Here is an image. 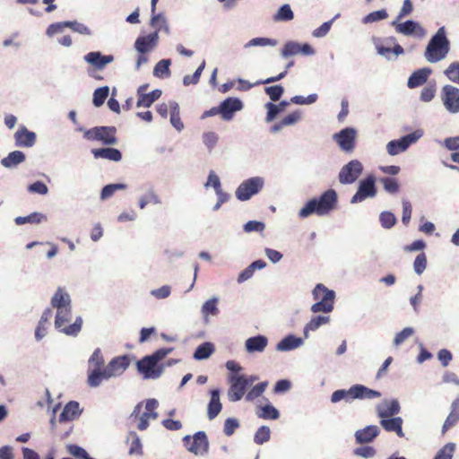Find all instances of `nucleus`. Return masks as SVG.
Here are the masks:
<instances>
[{
	"instance_id": "nucleus-54",
	"label": "nucleus",
	"mask_w": 459,
	"mask_h": 459,
	"mask_svg": "<svg viewBox=\"0 0 459 459\" xmlns=\"http://www.w3.org/2000/svg\"><path fill=\"white\" fill-rule=\"evenodd\" d=\"M339 16L340 14L337 13L332 20L325 22L322 25H320L318 28L315 29L312 31V35L315 38L318 39L325 37L330 31L333 21L337 19Z\"/></svg>"
},
{
	"instance_id": "nucleus-23",
	"label": "nucleus",
	"mask_w": 459,
	"mask_h": 459,
	"mask_svg": "<svg viewBox=\"0 0 459 459\" xmlns=\"http://www.w3.org/2000/svg\"><path fill=\"white\" fill-rule=\"evenodd\" d=\"M51 309H62L72 307L70 294L63 287H58L50 300Z\"/></svg>"
},
{
	"instance_id": "nucleus-52",
	"label": "nucleus",
	"mask_w": 459,
	"mask_h": 459,
	"mask_svg": "<svg viewBox=\"0 0 459 459\" xmlns=\"http://www.w3.org/2000/svg\"><path fill=\"white\" fill-rule=\"evenodd\" d=\"M46 216L39 212H33L28 216H19L14 219L17 225H23L25 223H39Z\"/></svg>"
},
{
	"instance_id": "nucleus-18",
	"label": "nucleus",
	"mask_w": 459,
	"mask_h": 459,
	"mask_svg": "<svg viewBox=\"0 0 459 459\" xmlns=\"http://www.w3.org/2000/svg\"><path fill=\"white\" fill-rule=\"evenodd\" d=\"M243 108V102L235 97H228L219 105L221 117L225 121L232 120L236 112Z\"/></svg>"
},
{
	"instance_id": "nucleus-16",
	"label": "nucleus",
	"mask_w": 459,
	"mask_h": 459,
	"mask_svg": "<svg viewBox=\"0 0 459 459\" xmlns=\"http://www.w3.org/2000/svg\"><path fill=\"white\" fill-rule=\"evenodd\" d=\"M313 56L315 49L308 43H299L297 41H287L281 50V56L282 58H289L296 55Z\"/></svg>"
},
{
	"instance_id": "nucleus-13",
	"label": "nucleus",
	"mask_w": 459,
	"mask_h": 459,
	"mask_svg": "<svg viewBox=\"0 0 459 459\" xmlns=\"http://www.w3.org/2000/svg\"><path fill=\"white\" fill-rule=\"evenodd\" d=\"M357 130L353 127H345L333 135V141L340 149L345 152H351L355 148Z\"/></svg>"
},
{
	"instance_id": "nucleus-2",
	"label": "nucleus",
	"mask_w": 459,
	"mask_h": 459,
	"mask_svg": "<svg viewBox=\"0 0 459 459\" xmlns=\"http://www.w3.org/2000/svg\"><path fill=\"white\" fill-rule=\"evenodd\" d=\"M450 51V41L446 36V28L440 27L430 38L427 44L424 57L430 63L435 64L444 60Z\"/></svg>"
},
{
	"instance_id": "nucleus-56",
	"label": "nucleus",
	"mask_w": 459,
	"mask_h": 459,
	"mask_svg": "<svg viewBox=\"0 0 459 459\" xmlns=\"http://www.w3.org/2000/svg\"><path fill=\"white\" fill-rule=\"evenodd\" d=\"M379 221L384 229L389 230L396 223V217L391 212H382L379 215Z\"/></svg>"
},
{
	"instance_id": "nucleus-38",
	"label": "nucleus",
	"mask_w": 459,
	"mask_h": 459,
	"mask_svg": "<svg viewBox=\"0 0 459 459\" xmlns=\"http://www.w3.org/2000/svg\"><path fill=\"white\" fill-rule=\"evenodd\" d=\"M219 298L212 297L207 299L201 307V314L205 322H208L210 316H215L219 314Z\"/></svg>"
},
{
	"instance_id": "nucleus-40",
	"label": "nucleus",
	"mask_w": 459,
	"mask_h": 459,
	"mask_svg": "<svg viewBox=\"0 0 459 459\" xmlns=\"http://www.w3.org/2000/svg\"><path fill=\"white\" fill-rule=\"evenodd\" d=\"M214 351V344L210 342H205L196 347L193 354V358L196 360L207 359L211 357Z\"/></svg>"
},
{
	"instance_id": "nucleus-17",
	"label": "nucleus",
	"mask_w": 459,
	"mask_h": 459,
	"mask_svg": "<svg viewBox=\"0 0 459 459\" xmlns=\"http://www.w3.org/2000/svg\"><path fill=\"white\" fill-rule=\"evenodd\" d=\"M399 21L400 20L395 19L391 23V25L394 27L397 33L403 34L404 36H411L413 34H416L420 37L425 36L426 30L418 22L413 20H407L404 22H399Z\"/></svg>"
},
{
	"instance_id": "nucleus-10",
	"label": "nucleus",
	"mask_w": 459,
	"mask_h": 459,
	"mask_svg": "<svg viewBox=\"0 0 459 459\" xmlns=\"http://www.w3.org/2000/svg\"><path fill=\"white\" fill-rule=\"evenodd\" d=\"M440 99L448 113H459V88L452 84L444 85L440 91Z\"/></svg>"
},
{
	"instance_id": "nucleus-19",
	"label": "nucleus",
	"mask_w": 459,
	"mask_h": 459,
	"mask_svg": "<svg viewBox=\"0 0 459 459\" xmlns=\"http://www.w3.org/2000/svg\"><path fill=\"white\" fill-rule=\"evenodd\" d=\"M160 36L157 31L139 36L134 41V48L139 54H145L154 49L159 42Z\"/></svg>"
},
{
	"instance_id": "nucleus-45",
	"label": "nucleus",
	"mask_w": 459,
	"mask_h": 459,
	"mask_svg": "<svg viewBox=\"0 0 459 459\" xmlns=\"http://www.w3.org/2000/svg\"><path fill=\"white\" fill-rule=\"evenodd\" d=\"M170 59H161L155 65L153 69V75L158 78L169 77L170 75Z\"/></svg>"
},
{
	"instance_id": "nucleus-33",
	"label": "nucleus",
	"mask_w": 459,
	"mask_h": 459,
	"mask_svg": "<svg viewBox=\"0 0 459 459\" xmlns=\"http://www.w3.org/2000/svg\"><path fill=\"white\" fill-rule=\"evenodd\" d=\"M91 153L95 159H105L116 162L122 160L121 152L116 148L105 147L92 149Z\"/></svg>"
},
{
	"instance_id": "nucleus-50",
	"label": "nucleus",
	"mask_w": 459,
	"mask_h": 459,
	"mask_svg": "<svg viewBox=\"0 0 459 459\" xmlns=\"http://www.w3.org/2000/svg\"><path fill=\"white\" fill-rule=\"evenodd\" d=\"M444 74L447 79L456 84H459V62H452L445 70Z\"/></svg>"
},
{
	"instance_id": "nucleus-35",
	"label": "nucleus",
	"mask_w": 459,
	"mask_h": 459,
	"mask_svg": "<svg viewBox=\"0 0 459 459\" xmlns=\"http://www.w3.org/2000/svg\"><path fill=\"white\" fill-rule=\"evenodd\" d=\"M160 204L161 199L156 193L153 186H148L143 195L138 198V206L143 210L148 204Z\"/></svg>"
},
{
	"instance_id": "nucleus-4",
	"label": "nucleus",
	"mask_w": 459,
	"mask_h": 459,
	"mask_svg": "<svg viewBox=\"0 0 459 459\" xmlns=\"http://www.w3.org/2000/svg\"><path fill=\"white\" fill-rule=\"evenodd\" d=\"M72 320V307L67 308L56 309L55 316V328L67 335L76 337L82 326V317L77 316L73 324L67 325Z\"/></svg>"
},
{
	"instance_id": "nucleus-29",
	"label": "nucleus",
	"mask_w": 459,
	"mask_h": 459,
	"mask_svg": "<svg viewBox=\"0 0 459 459\" xmlns=\"http://www.w3.org/2000/svg\"><path fill=\"white\" fill-rule=\"evenodd\" d=\"M82 409L78 402L71 401L65 404L59 415V421L65 422L74 420L82 414Z\"/></svg>"
},
{
	"instance_id": "nucleus-3",
	"label": "nucleus",
	"mask_w": 459,
	"mask_h": 459,
	"mask_svg": "<svg viewBox=\"0 0 459 459\" xmlns=\"http://www.w3.org/2000/svg\"><path fill=\"white\" fill-rule=\"evenodd\" d=\"M381 396L380 392L370 389L363 385H353L348 390L338 389L331 395V402L335 403L342 400L351 403L355 399H374Z\"/></svg>"
},
{
	"instance_id": "nucleus-48",
	"label": "nucleus",
	"mask_w": 459,
	"mask_h": 459,
	"mask_svg": "<svg viewBox=\"0 0 459 459\" xmlns=\"http://www.w3.org/2000/svg\"><path fill=\"white\" fill-rule=\"evenodd\" d=\"M126 188V185L123 183L108 184L106 185L100 192V199L105 201L110 198L116 191L124 190Z\"/></svg>"
},
{
	"instance_id": "nucleus-8",
	"label": "nucleus",
	"mask_w": 459,
	"mask_h": 459,
	"mask_svg": "<svg viewBox=\"0 0 459 459\" xmlns=\"http://www.w3.org/2000/svg\"><path fill=\"white\" fill-rule=\"evenodd\" d=\"M136 369L143 376V379L155 380L162 376L165 367L163 364L156 362L149 355H146L136 362Z\"/></svg>"
},
{
	"instance_id": "nucleus-5",
	"label": "nucleus",
	"mask_w": 459,
	"mask_h": 459,
	"mask_svg": "<svg viewBox=\"0 0 459 459\" xmlns=\"http://www.w3.org/2000/svg\"><path fill=\"white\" fill-rule=\"evenodd\" d=\"M264 186V178L252 177L242 181L235 190V196L238 201L246 202L257 195Z\"/></svg>"
},
{
	"instance_id": "nucleus-53",
	"label": "nucleus",
	"mask_w": 459,
	"mask_h": 459,
	"mask_svg": "<svg viewBox=\"0 0 459 459\" xmlns=\"http://www.w3.org/2000/svg\"><path fill=\"white\" fill-rule=\"evenodd\" d=\"M271 430L267 426H261L254 436V442L257 445H263L270 440Z\"/></svg>"
},
{
	"instance_id": "nucleus-25",
	"label": "nucleus",
	"mask_w": 459,
	"mask_h": 459,
	"mask_svg": "<svg viewBox=\"0 0 459 459\" xmlns=\"http://www.w3.org/2000/svg\"><path fill=\"white\" fill-rule=\"evenodd\" d=\"M53 316V310L51 308H46L38 323V325L35 329V339L39 342L41 341L48 333V329L50 325V320Z\"/></svg>"
},
{
	"instance_id": "nucleus-20",
	"label": "nucleus",
	"mask_w": 459,
	"mask_h": 459,
	"mask_svg": "<svg viewBox=\"0 0 459 459\" xmlns=\"http://www.w3.org/2000/svg\"><path fill=\"white\" fill-rule=\"evenodd\" d=\"M400 411L401 406L396 399H385L376 406V413L380 419L394 417L397 415Z\"/></svg>"
},
{
	"instance_id": "nucleus-9",
	"label": "nucleus",
	"mask_w": 459,
	"mask_h": 459,
	"mask_svg": "<svg viewBox=\"0 0 459 459\" xmlns=\"http://www.w3.org/2000/svg\"><path fill=\"white\" fill-rule=\"evenodd\" d=\"M89 366L92 367L93 369L89 371L88 374V385L91 387H98L102 382V370L104 365V358L100 348L95 349L91 356L89 359Z\"/></svg>"
},
{
	"instance_id": "nucleus-55",
	"label": "nucleus",
	"mask_w": 459,
	"mask_h": 459,
	"mask_svg": "<svg viewBox=\"0 0 459 459\" xmlns=\"http://www.w3.org/2000/svg\"><path fill=\"white\" fill-rule=\"evenodd\" d=\"M455 451V443H447L439 449L433 459H452Z\"/></svg>"
},
{
	"instance_id": "nucleus-15",
	"label": "nucleus",
	"mask_w": 459,
	"mask_h": 459,
	"mask_svg": "<svg viewBox=\"0 0 459 459\" xmlns=\"http://www.w3.org/2000/svg\"><path fill=\"white\" fill-rule=\"evenodd\" d=\"M229 382L230 384L228 391L229 400L232 403L241 400L248 387V383L244 378V375L231 374L229 377Z\"/></svg>"
},
{
	"instance_id": "nucleus-42",
	"label": "nucleus",
	"mask_w": 459,
	"mask_h": 459,
	"mask_svg": "<svg viewBox=\"0 0 459 459\" xmlns=\"http://www.w3.org/2000/svg\"><path fill=\"white\" fill-rule=\"evenodd\" d=\"M162 91L159 89L153 90L150 93H145L138 98L136 106L138 108H150L154 101H156L161 96Z\"/></svg>"
},
{
	"instance_id": "nucleus-6",
	"label": "nucleus",
	"mask_w": 459,
	"mask_h": 459,
	"mask_svg": "<svg viewBox=\"0 0 459 459\" xmlns=\"http://www.w3.org/2000/svg\"><path fill=\"white\" fill-rule=\"evenodd\" d=\"M182 441L186 450L195 455L204 456L209 452L210 443L204 431H197L193 436L186 435Z\"/></svg>"
},
{
	"instance_id": "nucleus-7",
	"label": "nucleus",
	"mask_w": 459,
	"mask_h": 459,
	"mask_svg": "<svg viewBox=\"0 0 459 459\" xmlns=\"http://www.w3.org/2000/svg\"><path fill=\"white\" fill-rule=\"evenodd\" d=\"M423 136V131L417 129L399 139L392 140L386 144V152L391 156H396L405 152L411 145L417 143Z\"/></svg>"
},
{
	"instance_id": "nucleus-12",
	"label": "nucleus",
	"mask_w": 459,
	"mask_h": 459,
	"mask_svg": "<svg viewBox=\"0 0 459 459\" xmlns=\"http://www.w3.org/2000/svg\"><path fill=\"white\" fill-rule=\"evenodd\" d=\"M362 170V163L358 160H352L341 169L338 175L339 182L342 185H351L359 178Z\"/></svg>"
},
{
	"instance_id": "nucleus-63",
	"label": "nucleus",
	"mask_w": 459,
	"mask_h": 459,
	"mask_svg": "<svg viewBox=\"0 0 459 459\" xmlns=\"http://www.w3.org/2000/svg\"><path fill=\"white\" fill-rule=\"evenodd\" d=\"M427 267V257L424 253L419 254L413 263V270L418 274L420 275L426 270Z\"/></svg>"
},
{
	"instance_id": "nucleus-59",
	"label": "nucleus",
	"mask_w": 459,
	"mask_h": 459,
	"mask_svg": "<svg viewBox=\"0 0 459 459\" xmlns=\"http://www.w3.org/2000/svg\"><path fill=\"white\" fill-rule=\"evenodd\" d=\"M387 16H388L387 12L385 9L374 11L363 18V22L367 24V23L378 22V21L386 19Z\"/></svg>"
},
{
	"instance_id": "nucleus-22",
	"label": "nucleus",
	"mask_w": 459,
	"mask_h": 459,
	"mask_svg": "<svg viewBox=\"0 0 459 459\" xmlns=\"http://www.w3.org/2000/svg\"><path fill=\"white\" fill-rule=\"evenodd\" d=\"M83 60L91 65L95 69L100 71L104 67L114 61L112 55H102L100 51H91L83 56Z\"/></svg>"
},
{
	"instance_id": "nucleus-43",
	"label": "nucleus",
	"mask_w": 459,
	"mask_h": 459,
	"mask_svg": "<svg viewBox=\"0 0 459 459\" xmlns=\"http://www.w3.org/2000/svg\"><path fill=\"white\" fill-rule=\"evenodd\" d=\"M103 128L105 129H109V130H106V131H103V132H99L98 133V136H97V141H100L103 144L105 145H114V144H117V137L115 136V134H116V127L114 126H102Z\"/></svg>"
},
{
	"instance_id": "nucleus-36",
	"label": "nucleus",
	"mask_w": 459,
	"mask_h": 459,
	"mask_svg": "<svg viewBox=\"0 0 459 459\" xmlns=\"http://www.w3.org/2000/svg\"><path fill=\"white\" fill-rule=\"evenodd\" d=\"M25 159L26 156L22 152L13 151L1 160V165L6 169H14L22 163Z\"/></svg>"
},
{
	"instance_id": "nucleus-64",
	"label": "nucleus",
	"mask_w": 459,
	"mask_h": 459,
	"mask_svg": "<svg viewBox=\"0 0 459 459\" xmlns=\"http://www.w3.org/2000/svg\"><path fill=\"white\" fill-rule=\"evenodd\" d=\"M203 143L209 151H212L218 143L219 136L214 132H206L203 134Z\"/></svg>"
},
{
	"instance_id": "nucleus-58",
	"label": "nucleus",
	"mask_w": 459,
	"mask_h": 459,
	"mask_svg": "<svg viewBox=\"0 0 459 459\" xmlns=\"http://www.w3.org/2000/svg\"><path fill=\"white\" fill-rule=\"evenodd\" d=\"M204 187L206 189L209 187H212L215 193L222 190L221 179L213 170H211L209 172L207 181L204 184Z\"/></svg>"
},
{
	"instance_id": "nucleus-37",
	"label": "nucleus",
	"mask_w": 459,
	"mask_h": 459,
	"mask_svg": "<svg viewBox=\"0 0 459 459\" xmlns=\"http://www.w3.org/2000/svg\"><path fill=\"white\" fill-rule=\"evenodd\" d=\"M150 25L154 28V31H157L158 35L160 30H163L166 34L170 33L167 17L162 13L152 14L150 20Z\"/></svg>"
},
{
	"instance_id": "nucleus-1",
	"label": "nucleus",
	"mask_w": 459,
	"mask_h": 459,
	"mask_svg": "<svg viewBox=\"0 0 459 459\" xmlns=\"http://www.w3.org/2000/svg\"><path fill=\"white\" fill-rule=\"evenodd\" d=\"M338 202L337 193L334 189L325 191L319 197L309 199L299 211V219H306L316 214L319 217L329 214L336 208Z\"/></svg>"
},
{
	"instance_id": "nucleus-51",
	"label": "nucleus",
	"mask_w": 459,
	"mask_h": 459,
	"mask_svg": "<svg viewBox=\"0 0 459 459\" xmlns=\"http://www.w3.org/2000/svg\"><path fill=\"white\" fill-rule=\"evenodd\" d=\"M205 68V61L203 60L201 65L197 67L192 75H186L183 78V84L189 86L191 84L195 85L198 83L204 69Z\"/></svg>"
},
{
	"instance_id": "nucleus-47",
	"label": "nucleus",
	"mask_w": 459,
	"mask_h": 459,
	"mask_svg": "<svg viewBox=\"0 0 459 459\" xmlns=\"http://www.w3.org/2000/svg\"><path fill=\"white\" fill-rule=\"evenodd\" d=\"M128 439L131 440L130 447H129V455H143V445L140 439V437L136 432H130L128 434Z\"/></svg>"
},
{
	"instance_id": "nucleus-41",
	"label": "nucleus",
	"mask_w": 459,
	"mask_h": 459,
	"mask_svg": "<svg viewBox=\"0 0 459 459\" xmlns=\"http://www.w3.org/2000/svg\"><path fill=\"white\" fill-rule=\"evenodd\" d=\"M278 40L275 39L266 38V37H257L253 38L252 39L248 40L247 43L244 44L243 48L244 49H248L251 48L260 47H275L278 45Z\"/></svg>"
},
{
	"instance_id": "nucleus-49",
	"label": "nucleus",
	"mask_w": 459,
	"mask_h": 459,
	"mask_svg": "<svg viewBox=\"0 0 459 459\" xmlns=\"http://www.w3.org/2000/svg\"><path fill=\"white\" fill-rule=\"evenodd\" d=\"M109 94V88L108 86H102L97 88L93 92L92 103L95 107H100Z\"/></svg>"
},
{
	"instance_id": "nucleus-44",
	"label": "nucleus",
	"mask_w": 459,
	"mask_h": 459,
	"mask_svg": "<svg viewBox=\"0 0 459 459\" xmlns=\"http://www.w3.org/2000/svg\"><path fill=\"white\" fill-rule=\"evenodd\" d=\"M260 419L264 420H277L280 417L279 411L271 403L260 407V411L256 412Z\"/></svg>"
},
{
	"instance_id": "nucleus-27",
	"label": "nucleus",
	"mask_w": 459,
	"mask_h": 459,
	"mask_svg": "<svg viewBox=\"0 0 459 459\" xmlns=\"http://www.w3.org/2000/svg\"><path fill=\"white\" fill-rule=\"evenodd\" d=\"M379 423L385 431L394 432L399 437H404V433L403 431V420L401 417L380 419Z\"/></svg>"
},
{
	"instance_id": "nucleus-28",
	"label": "nucleus",
	"mask_w": 459,
	"mask_h": 459,
	"mask_svg": "<svg viewBox=\"0 0 459 459\" xmlns=\"http://www.w3.org/2000/svg\"><path fill=\"white\" fill-rule=\"evenodd\" d=\"M268 344L266 336L258 334L249 337L245 342V348L248 353L263 352Z\"/></svg>"
},
{
	"instance_id": "nucleus-14",
	"label": "nucleus",
	"mask_w": 459,
	"mask_h": 459,
	"mask_svg": "<svg viewBox=\"0 0 459 459\" xmlns=\"http://www.w3.org/2000/svg\"><path fill=\"white\" fill-rule=\"evenodd\" d=\"M376 178L373 175L368 176L359 181L356 194L351 197V203H360L366 198L374 197L377 194Z\"/></svg>"
},
{
	"instance_id": "nucleus-57",
	"label": "nucleus",
	"mask_w": 459,
	"mask_h": 459,
	"mask_svg": "<svg viewBox=\"0 0 459 459\" xmlns=\"http://www.w3.org/2000/svg\"><path fill=\"white\" fill-rule=\"evenodd\" d=\"M268 385L267 381H264L255 385L246 395V400L248 402L254 401L259 397L265 390Z\"/></svg>"
},
{
	"instance_id": "nucleus-61",
	"label": "nucleus",
	"mask_w": 459,
	"mask_h": 459,
	"mask_svg": "<svg viewBox=\"0 0 459 459\" xmlns=\"http://www.w3.org/2000/svg\"><path fill=\"white\" fill-rule=\"evenodd\" d=\"M264 91L272 101H278L284 92V88L281 85H273L265 87Z\"/></svg>"
},
{
	"instance_id": "nucleus-30",
	"label": "nucleus",
	"mask_w": 459,
	"mask_h": 459,
	"mask_svg": "<svg viewBox=\"0 0 459 459\" xmlns=\"http://www.w3.org/2000/svg\"><path fill=\"white\" fill-rule=\"evenodd\" d=\"M432 70L429 67H424L421 69H418L413 72L408 79L407 86L410 89H414L424 84L429 76L431 74Z\"/></svg>"
},
{
	"instance_id": "nucleus-31",
	"label": "nucleus",
	"mask_w": 459,
	"mask_h": 459,
	"mask_svg": "<svg viewBox=\"0 0 459 459\" xmlns=\"http://www.w3.org/2000/svg\"><path fill=\"white\" fill-rule=\"evenodd\" d=\"M313 299L316 301L334 303L335 292L322 283H317L312 290Z\"/></svg>"
},
{
	"instance_id": "nucleus-21",
	"label": "nucleus",
	"mask_w": 459,
	"mask_h": 459,
	"mask_svg": "<svg viewBox=\"0 0 459 459\" xmlns=\"http://www.w3.org/2000/svg\"><path fill=\"white\" fill-rule=\"evenodd\" d=\"M15 145L17 147L30 148L35 145L36 134L27 129L26 126H21L13 134Z\"/></svg>"
},
{
	"instance_id": "nucleus-24",
	"label": "nucleus",
	"mask_w": 459,
	"mask_h": 459,
	"mask_svg": "<svg viewBox=\"0 0 459 459\" xmlns=\"http://www.w3.org/2000/svg\"><path fill=\"white\" fill-rule=\"evenodd\" d=\"M379 433L380 429L377 425H368L355 432V439L358 444L370 443L379 435Z\"/></svg>"
},
{
	"instance_id": "nucleus-26",
	"label": "nucleus",
	"mask_w": 459,
	"mask_h": 459,
	"mask_svg": "<svg viewBox=\"0 0 459 459\" xmlns=\"http://www.w3.org/2000/svg\"><path fill=\"white\" fill-rule=\"evenodd\" d=\"M220 389L215 388L210 391V401L207 406V417L210 420L215 419L221 411L222 404L220 400Z\"/></svg>"
},
{
	"instance_id": "nucleus-39",
	"label": "nucleus",
	"mask_w": 459,
	"mask_h": 459,
	"mask_svg": "<svg viewBox=\"0 0 459 459\" xmlns=\"http://www.w3.org/2000/svg\"><path fill=\"white\" fill-rule=\"evenodd\" d=\"M290 102L287 100H281L279 104L273 102H267L264 107L267 109L265 117V122L270 123L275 119V117L281 113L288 106Z\"/></svg>"
},
{
	"instance_id": "nucleus-62",
	"label": "nucleus",
	"mask_w": 459,
	"mask_h": 459,
	"mask_svg": "<svg viewBox=\"0 0 459 459\" xmlns=\"http://www.w3.org/2000/svg\"><path fill=\"white\" fill-rule=\"evenodd\" d=\"M311 311L315 314L324 313L328 314L333 310V304L323 301H316L311 306Z\"/></svg>"
},
{
	"instance_id": "nucleus-46",
	"label": "nucleus",
	"mask_w": 459,
	"mask_h": 459,
	"mask_svg": "<svg viewBox=\"0 0 459 459\" xmlns=\"http://www.w3.org/2000/svg\"><path fill=\"white\" fill-rule=\"evenodd\" d=\"M294 13L288 4H282L273 15L274 22H289L293 20Z\"/></svg>"
},
{
	"instance_id": "nucleus-11",
	"label": "nucleus",
	"mask_w": 459,
	"mask_h": 459,
	"mask_svg": "<svg viewBox=\"0 0 459 459\" xmlns=\"http://www.w3.org/2000/svg\"><path fill=\"white\" fill-rule=\"evenodd\" d=\"M129 365L130 359L126 355L113 358L102 370V381L121 376Z\"/></svg>"
},
{
	"instance_id": "nucleus-32",
	"label": "nucleus",
	"mask_w": 459,
	"mask_h": 459,
	"mask_svg": "<svg viewBox=\"0 0 459 459\" xmlns=\"http://www.w3.org/2000/svg\"><path fill=\"white\" fill-rule=\"evenodd\" d=\"M304 343V341L300 337H297L294 334H289L282 338L277 344H276V351H293L300 346H302Z\"/></svg>"
},
{
	"instance_id": "nucleus-34",
	"label": "nucleus",
	"mask_w": 459,
	"mask_h": 459,
	"mask_svg": "<svg viewBox=\"0 0 459 459\" xmlns=\"http://www.w3.org/2000/svg\"><path fill=\"white\" fill-rule=\"evenodd\" d=\"M330 316L325 315H318L313 316L309 322H307L303 329L304 339H308L309 333L315 332L319 329L321 326L325 325L330 323Z\"/></svg>"
},
{
	"instance_id": "nucleus-60",
	"label": "nucleus",
	"mask_w": 459,
	"mask_h": 459,
	"mask_svg": "<svg viewBox=\"0 0 459 459\" xmlns=\"http://www.w3.org/2000/svg\"><path fill=\"white\" fill-rule=\"evenodd\" d=\"M317 99L318 96L316 93L309 94L307 97L296 95L290 99V102L296 105H311L315 103Z\"/></svg>"
}]
</instances>
